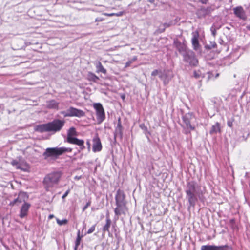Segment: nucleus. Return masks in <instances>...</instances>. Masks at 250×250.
<instances>
[{"label": "nucleus", "mask_w": 250, "mask_h": 250, "mask_svg": "<svg viewBox=\"0 0 250 250\" xmlns=\"http://www.w3.org/2000/svg\"><path fill=\"white\" fill-rule=\"evenodd\" d=\"M186 199L188 200L189 207H194L198 199H201L203 191L201 187L195 181H188L185 188Z\"/></svg>", "instance_id": "1"}, {"label": "nucleus", "mask_w": 250, "mask_h": 250, "mask_svg": "<svg viewBox=\"0 0 250 250\" xmlns=\"http://www.w3.org/2000/svg\"><path fill=\"white\" fill-rule=\"evenodd\" d=\"M64 120L55 119L47 124L39 125L37 126L36 130L40 132L60 131L63 127Z\"/></svg>", "instance_id": "2"}, {"label": "nucleus", "mask_w": 250, "mask_h": 250, "mask_svg": "<svg viewBox=\"0 0 250 250\" xmlns=\"http://www.w3.org/2000/svg\"><path fill=\"white\" fill-rule=\"evenodd\" d=\"M72 150L71 148L69 147H48L47 148L43 153L42 156L45 160H55L59 157L66 152H71Z\"/></svg>", "instance_id": "3"}, {"label": "nucleus", "mask_w": 250, "mask_h": 250, "mask_svg": "<svg viewBox=\"0 0 250 250\" xmlns=\"http://www.w3.org/2000/svg\"><path fill=\"white\" fill-rule=\"evenodd\" d=\"M61 177L62 173L60 171H54L47 174L43 181L45 190L47 191H51L58 184Z\"/></svg>", "instance_id": "4"}, {"label": "nucleus", "mask_w": 250, "mask_h": 250, "mask_svg": "<svg viewBox=\"0 0 250 250\" xmlns=\"http://www.w3.org/2000/svg\"><path fill=\"white\" fill-rule=\"evenodd\" d=\"M76 135V131L75 128L73 127H71L67 132L66 141L69 143L78 145L80 146L81 150H83L85 148L84 141L73 136Z\"/></svg>", "instance_id": "5"}, {"label": "nucleus", "mask_w": 250, "mask_h": 250, "mask_svg": "<svg viewBox=\"0 0 250 250\" xmlns=\"http://www.w3.org/2000/svg\"><path fill=\"white\" fill-rule=\"evenodd\" d=\"M195 119V116L192 112H188L182 116V120L185 124L186 131L185 133L188 134L191 130H194L195 127L191 124L192 120Z\"/></svg>", "instance_id": "6"}, {"label": "nucleus", "mask_w": 250, "mask_h": 250, "mask_svg": "<svg viewBox=\"0 0 250 250\" xmlns=\"http://www.w3.org/2000/svg\"><path fill=\"white\" fill-rule=\"evenodd\" d=\"M93 107L96 110L97 123L100 124L105 118L104 110L102 104L100 103H94L93 104Z\"/></svg>", "instance_id": "7"}, {"label": "nucleus", "mask_w": 250, "mask_h": 250, "mask_svg": "<svg viewBox=\"0 0 250 250\" xmlns=\"http://www.w3.org/2000/svg\"><path fill=\"white\" fill-rule=\"evenodd\" d=\"M183 57L184 61L188 63L190 66H195L197 65L198 61L195 57V53L192 51L190 50Z\"/></svg>", "instance_id": "8"}, {"label": "nucleus", "mask_w": 250, "mask_h": 250, "mask_svg": "<svg viewBox=\"0 0 250 250\" xmlns=\"http://www.w3.org/2000/svg\"><path fill=\"white\" fill-rule=\"evenodd\" d=\"M62 114L65 117L72 116L81 117L84 115V112L83 110L73 107H69L66 112H62Z\"/></svg>", "instance_id": "9"}, {"label": "nucleus", "mask_w": 250, "mask_h": 250, "mask_svg": "<svg viewBox=\"0 0 250 250\" xmlns=\"http://www.w3.org/2000/svg\"><path fill=\"white\" fill-rule=\"evenodd\" d=\"M28 198V196L26 193L24 192H20L19 193L18 196L17 198L15 199L13 201L10 202L9 205L10 206H14L15 205L19 206L22 203L26 202L25 201Z\"/></svg>", "instance_id": "10"}, {"label": "nucleus", "mask_w": 250, "mask_h": 250, "mask_svg": "<svg viewBox=\"0 0 250 250\" xmlns=\"http://www.w3.org/2000/svg\"><path fill=\"white\" fill-rule=\"evenodd\" d=\"M201 250H232V248L228 245L221 246L208 245L202 246Z\"/></svg>", "instance_id": "11"}, {"label": "nucleus", "mask_w": 250, "mask_h": 250, "mask_svg": "<svg viewBox=\"0 0 250 250\" xmlns=\"http://www.w3.org/2000/svg\"><path fill=\"white\" fill-rule=\"evenodd\" d=\"M174 45L182 56H184V55L190 50L188 49L185 43L181 42L178 40H174Z\"/></svg>", "instance_id": "12"}, {"label": "nucleus", "mask_w": 250, "mask_h": 250, "mask_svg": "<svg viewBox=\"0 0 250 250\" xmlns=\"http://www.w3.org/2000/svg\"><path fill=\"white\" fill-rule=\"evenodd\" d=\"M159 77L163 81L164 84L167 85L173 77V74L169 70L164 72L161 71Z\"/></svg>", "instance_id": "13"}, {"label": "nucleus", "mask_w": 250, "mask_h": 250, "mask_svg": "<svg viewBox=\"0 0 250 250\" xmlns=\"http://www.w3.org/2000/svg\"><path fill=\"white\" fill-rule=\"evenodd\" d=\"M212 10V9L210 7H208L207 8L202 7L197 10L196 15L198 18H203L211 13Z\"/></svg>", "instance_id": "14"}, {"label": "nucleus", "mask_w": 250, "mask_h": 250, "mask_svg": "<svg viewBox=\"0 0 250 250\" xmlns=\"http://www.w3.org/2000/svg\"><path fill=\"white\" fill-rule=\"evenodd\" d=\"M234 14L235 15L241 19L245 21L247 19V15L245 11L242 6H237L233 9Z\"/></svg>", "instance_id": "15"}, {"label": "nucleus", "mask_w": 250, "mask_h": 250, "mask_svg": "<svg viewBox=\"0 0 250 250\" xmlns=\"http://www.w3.org/2000/svg\"><path fill=\"white\" fill-rule=\"evenodd\" d=\"M101 140L97 134L93 139L92 150L94 152H99L102 150Z\"/></svg>", "instance_id": "16"}, {"label": "nucleus", "mask_w": 250, "mask_h": 250, "mask_svg": "<svg viewBox=\"0 0 250 250\" xmlns=\"http://www.w3.org/2000/svg\"><path fill=\"white\" fill-rule=\"evenodd\" d=\"M125 194L124 191L121 189H118L115 196L116 205L119 204H125Z\"/></svg>", "instance_id": "17"}, {"label": "nucleus", "mask_w": 250, "mask_h": 250, "mask_svg": "<svg viewBox=\"0 0 250 250\" xmlns=\"http://www.w3.org/2000/svg\"><path fill=\"white\" fill-rule=\"evenodd\" d=\"M30 206L31 205L27 202H24V203L22 204L19 214L20 218H23L27 215L28 210Z\"/></svg>", "instance_id": "18"}, {"label": "nucleus", "mask_w": 250, "mask_h": 250, "mask_svg": "<svg viewBox=\"0 0 250 250\" xmlns=\"http://www.w3.org/2000/svg\"><path fill=\"white\" fill-rule=\"evenodd\" d=\"M117 207L114 209V212L118 217L121 214H125L126 211L125 204H116Z\"/></svg>", "instance_id": "19"}, {"label": "nucleus", "mask_w": 250, "mask_h": 250, "mask_svg": "<svg viewBox=\"0 0 250 250\" xmlns=\"http://www.w3.org/2000/svg\"><path fill=\"white\" fill-rule=\"evenodd\" d=\"M123 136V128L121 125L120 118L119 119L117 123V126L115 128L114 132V138L116 139V137H119L120 139L122 138Z\"/></svg>", "instance_id": "20"}, {"label": "nucleus", "mask_w": 250, "mask_h": 250, "mask_svg": "<svg viewBox=\"0 0 250 250\" xmlns=\"http://www.w3.org/2000/svg\"><path fill=\"white\" fill-rule=\"evenodd\" d=\"M111 224V221L109 218V213L108 212L106 215V224L103 227V232L105 233L106 232H109V228Z\"/></svg>", "instance_id": "21"}, {"label": "nucleus", "mask_w": 250, "mask_h": 250, "mask_svg": "<svg viewBox=\"0 0 250 250\" xmlns=\"http://www.w3.org/2000/svg\"><path fill=\"white\" fill-rule=\"evenodd\" d=\"M59 103L54 100H51L46 102V106L49 109H58Z\"/></svg>", "instance_id": "22"}, {"label": "nucleus", "mask_w": 250, "mask_h": 250, "mask_svg": "<svg viewBox=\"0 0 250 250\" xmlns=\"http://www.w3.org/2000/svg\"><path fill=\"white\" fill-rule=\"evenodd\" d=\"M220 124L218 122H216L212 126L209 133L210 134H216L217 132H220Z\"/></svg>", "instance_id": "23"}, {"label": "nucleus", "mask_w": 250, "mask_h": 250, "mask_svg": "<svg viewBox=\"0 0 250 250\" xmlns=\"http://www.w3.org/2000/svg\"><path fill=\"white\" fill-rule=\"evenodd\" d=\"M198 38V34H197L196 35H194V36L192 39V44L193 45V49L196 50H198L200 46Z\"/></svg>", "instance_id": "24"}, {"label": "nucleus", "mask_w": 250, "mask_h": 250, "mask_svg": "<svg viewBox=\"0 0 250 250\" xmlns=\"http://www.w3.org/2000/svg\"><path fill=\"white\" fill-rule=\"evenodd\" d=\"M87 79L94 83H97L99 80V78L92 72H89L87 74Z\"/></svg>", "instance_id": "25"}, {"label": "nucleus", "mask_w": 250, "mask_h": 250, "mask_svg": "<svg viewBox=\"0 0 250 250\" xmlns=\"http://www.w3.org/2000/svg\"><path fill=\"white\" fill-rule=\"evenodd\" d=\"M83 237V236L82 235H81L80 231L78 230L77 232V238L75 241L74 250H77L78 247L80 244V242Z\"/></svg>", "instance_id": "26"}, {"label": "nucleus", "mask_w": 250, "mask_h": 250, "mask_svg": "<svg viewBox=\"0 0 250 250\" xmlns=\"http://www.w3.org/2000/svg\"><path fill=\"white\" fill-rule=\"evenodd\" d=\"M97 72H101L104 74H106V70L103 66L101 62H99L96 66Z\"/></svg>", "instance_id": "27"}, {"label": "nucleus", "mask_w": 250, "mask_h": 250, "mask_svg": "<svg viewBox=\"0 0 250 250\" xmlns=\"http://www.w3.org/2000/svg\"><path fill=\"white\" fill-rule=\"evenodd\" d=\"M11 164L13 166H16L17 169H21V170H22L23 171H26V168H24L22 167L21 166V164L19 163L18 161H17L16 160H13V161H12L11 162Z\"/></svg>", "instance_id": "28"}, {"label": "nucleus", "mask_w": 250, "mask_h": 250, "mask_svg": "<svg viewBox=\"0 0 250 250\" xmlns=\"http://www.w3.org/2000/svg\"><path fill=\"white\" fill-rule=\"evenodd\" d=\"M56 221H57V223H58V224L60 226L65 225L68 222V220L66 219H64L61 220L57 218L56 219Z\"/></svg>", "instance_id": "29"}, {"label": "nucleus", "mask_w": 250, "mask_h": 250, "mask_svg": "<svg viewBox=\"0 0 250 250\" xmlns=\"http://www.w3.org/2000/svg\"><path fill=\"white\" fill-rule=\"evenodd\" d=\"M217 46L216 43L215 42H211L210 45H207L206 47L209 49L215 48Z\"/></svg>", "instance_id": "30"}, {"label": "nucleus", "mask_w": 250, "mask_h": 250, "mask_svg": "<svg viewBox=\"0 0 250 250\" xmlns=\"http://www.w3.org/2000/svg\"><path fill=\"white\" fill-rule=\"evenodd\" d=\"M174 24V23H173V22L172 21H170L168 22L162 24V26H165L166 28H168Z\"/></svg>", "instance_id": "31"}, {"label": "nucleus", "mask_w": 250, "mask_h": 250, "mask_svg": "<svg viewBox=\"0 0 250 250\" xmlns=\"http://www.w3.org/2000/svg\"><path fill=\"white\" fill-rule=\"evenodd\" d=\"M96 224L93 225L87 231V234H91L92 233V232H93L94 231H95V227H96Z\"/></svg>", "instance_id": "32"}, {"label": "nucleus", "mask_w": 250, "mask_h": 250, "mask_svg": "<svg viewBox=\"0 0 250 250\" xmlns=\"http://www.w3.org/2000/svg\"><path fill=\"white\" fill-rule=\"evenodd\" d=\"M193 76L196 79L199 78L201 76V73L199 71H194L193 73Z\"/></svg>", "instance_id": "33"}, {"label": "nucleus", "mask_w": 250, "mask_h": 250, "mask_svg": "<svg viewBox=\"0 0 250 250\" xmlns=\"http://www.w3.org/2000/svg\"><path fill=\"white\" fill-rule=\"evenodd\" d=\"M160 72H161V71H159L158 70H155L151 73V76H155L157 75H159L160 74Z\"/></svg>", "instance_id": "34"}, {"label": "nucleus", "mask_w": 250, "mask_h": 250, "mask_svg": "<svg viewBox=\"0 0 250 250\" xmlns=\"http://www.w3.org/2000/svg\"><path fill=\"white\" fill-rule=\"evenodd\" d=\"M233 121H234L233 119L228 120V122H227V125H228V126L230 127H232V126H233Z\"/></svg>", "instance_id": "35"}, {"label": "nucleus", "mask_w": 250, "mask_h": 250, "mask_svg": "<svg viewBox=\"0 0 250 250\" xmlns=\"http://www.w3.org/2000/svg\"><path fill=\"white\" fill-rule=\"evenodd\" d=\"M90 204H91V202L88 201L86 204V205L83 207V211H84L85 210H86L89 207V206H90Z\"/></svg>", "instance_id": "36"}, {"label": "nucleus", "mask_w": 250, "mask_h": 250, "mask_svg": "<svg viewBox=\"0 0 250 250\" xmlns=\"http://www.w3.org/2000/svg\"><path fill=\"white\" fill-rule=\"evenodd\" d=\"M210 30L211 31L212 35L213 36H215L216 35V33L215 29L213 27H211L210 28Z\"/></svg>", "instance_id": "37"}, {"label": "nucleus", "mask_w": 250, "mask_h": 250, "mask_svg": "<svg viewBox=\"0 0 250 250\" xmlns=\"http://www.w3.org/2000/svg\"><path fill=\"white\" fill-rule=\"evenodd\" d=\"M166 28L165 26H162V24H161L159 26V30L160 31V32L162 33L165 31Z\"/></svg>", "instance_id": "38"}, {"label": "nucleus", "mask_w": 250, "mask_h": 250, "mask_svg": "<svg viewBox=\"0 0 250 250\" xmlns=\"http://www.w3.org/2000/svg\"><path fill=\"white\" fill-rule=\"evenodd\" d=\"M132 63V61H127L125 64V67H128L130 66L131 64Z\"/></svg>", "instance_id": "39"}, {"label": "nucleus", "mask_w": 250, "mask_h": 250, "mask_svg": "<svg viewBox=\"0 0 250 250\" xmlns=\"http://www.w3.org/2000/svg\"><path fill=\"white\" fill-rule=\"evenodd\" d=\"M70 192V190H67L65 192V193L62 195V199H64L67 195L68 194H69Z\"/></svg>", "instance_id": "40"}, {"label": "nucleus", "mask_w": 250, "mask_h": 250, "mask_svg": "<svg viewBox=\"0 0 250 250\" xmlns=\"http://www.w3.org/2000/svg\"><path fill=\"white\" fill-rule=\"evenodd\" d=\"M103 20V19L101 17H98L95 19L96 22L102 21Z\"/></svg>", "instance_id": "41"}, {"label": "nucleus", "mask_w": 250, "mask_h": 250, "mask_svg": "<svg viewBox=\"0 0 250 250\" xmlns=\"http://www.w3.org/2000/svg\"><path fill=\"white\" fill-rule=\"evenodd\" d=\"M208 0H200L203 4H206Z\"/></svg>", "instance_id": "42"}, {"label": "nucleus", "mask_w": 250, "mask_h": 250, "mask_svg": "<svg viewBox=\"0 0 250 250\" xmlns=\"http://www.w3.org/2000/svg\"><path fill=\"white\" fill-rule=\"evenodd\" d=\"M115 15L117 16H120L121 15H122L123 14V12H120L118 13H115Z\"/></svg>", "instance_id": "43"}, {"label": "nucleus", "mask_w": 250, "mask_h": 250, "mask_svg": "<svg viewBox=\"0 0 250 250\" xmlns=\"http://www.w3.org/2000/svg\"><path fill=\"white\" fill-rule=\"evenodd\" d=\"M86 144L88 146V149H90V143L89 142V141H87L86 142Z\"/></svg>", "instance_id": "44"}, {"label": "nucleus", "mask_w": 250, "mask_h": 250, "mask_svg": "<svg viewBox=\"0 0 250 250\" xmlns=\"http://www.w3.org/2000/svg\"><path fill=\"white\" fill-rule=\"evenodd\" d=\"M230 221V223L232 225H233V224L234 223V222H235V220H234V219H230V221Z\"/></svg>", "instance_id": "45"}, {"label": "nucleus", "mask_w": 250, "mask_h": 250, "mask_svg": "<svg viewBox=\"0 0 250 250\" xmlns=\"http://www.w3.org/2000/svg\"><path fill=\"white\" fill-rule=\"evenodd\" d=\"M147 1L151 3H154L155 0H147Z\"/></svg>", "instance_id": "46"}, {"label": "nucleus", "mask_w": 250, "mask_h": 250, "mask_svg": "<svg viewBox=\"0 0 250 250\" xmlns=\"http://www.w3.org/2000/svg\"><path fill=\"white\" fill-rule=\"evenodd\" d=\"M137 60V57H134L133 58V59L131 60V61H132V62L136 61Z\"/></svg>", "instance_id": "47"}, {"label": "nucleus", "mask_w": 250, "mask_h": 250, "mask_svg": "<svg viewBox=\"0 0 250 250\" xmlns=\"http://www.w3.org/2000/svg\"><path fill=\"white\" fill-rule=\"evenodd\" d=\"M53 217H54V215L53 214H50L49 216V218L51 219V218H52Z\"/></svg>", "instance_id": "48"}, {"label": "nucleus", "mask_w": 250, "mask_h": 250, "mask_svg": "<svg viewBox=\"0 0 250 250\" xmlns=\"http://www.w3.org/2000/svg\"><path fill=\"white\" fill-rule=\"evenodd\" d=\"M143 126H144V125H140V127H141L142 128H143ZM145 127V128H146V127Z\"/></svg>", "instance_id": "49"}, {"label": "nucleus", "mask_w": 250, "mask_h": 250, "mask_svg": "<svg viewBox=\"0 0 250 250\" xmlns=\"http://www.w3.org/2000/svg\"><path fill=\"white\" fill-rule=\"evenodd\" d=\"M108 15H109V16L115 15V13H112V14H109Z\"/></svg>", "instance_id": "50"}, {"label": "nucleus", "mask_w": 250, "mask_h": 250, "mask_svg": "<svg viewBox=\"0 0 250 250\" xmlns=\"http://www.w3.org/2000/svg\"><path fill=\"white\" fill-rule=\"evenodd\" d=\"M80 178V177H77V176H76V177H75V179H79Z\"/></svg>", "instance_id": "51"}, {"label": "nucleus", "mask_w": 250, "mask_h": 250, "mask_svg": "<svg viewBox=\"0 0 250 250\" xmlns=\"http://www.w3.org/2000/svg\"><path fill=\"white\" fill-rule=\"evenodd\" d=\"M85 225L83 226V229L85 228Z\"/></svg>", "instance_id": "52"}]
</instances>
